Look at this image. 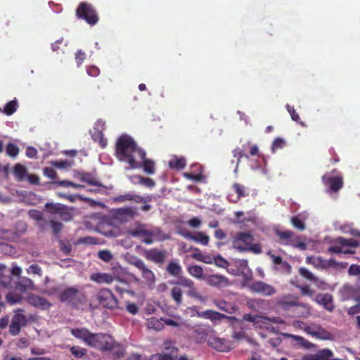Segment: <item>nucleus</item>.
<instances>
[{"mask_svg": "<svg viewBox=\"0 0 360 360\" xmlns=\"http://www.w3.org/2000/svg\"><path fill=\"white\" fill-rule=\"evenodd\" d=\"M146 152L140 148L135 141L127 134L121 135L115 144V155L117 159L127 162L131 168H139L141 165L136 161V158L143 159Z\"/></svg>", "mask_w": 360, "mask_h": 360, "instance_id": "nucleus-1", "label": "nucleus"}, {"mask_svg": "<svg viewBox=\"0 0 360 360\" xmlns=\"http://www.w3.org/2000/svg\"><path fill=\"white\" fill-rule=\"evenodd\" d=\"M89 347L101 352H112L114 359H120L124 356V346L116 342L114 338L108 333H94Z\"/></svg>", "mask_w": 360, "mask_h": 360, "instance_id": "nucleus-2", "label": "nucleus"}, {"mask_svg": "<svg viewBox=\"0 0 360 360\" xmlns=\"http://www.w3.org/2000/svg\"><path fill=\"white\" fill-rule=\"evenodd\" d=\"M175 284L176 285L172 288L170 295L176 306L179 307L183 303V291L180 286L188 288L186 293L189 297L195 298L201 302L206 301V297L198 292L195 283L192 280L182 277L175 282Z\"/></svg>", "mask_w": 360, "mask_h": 360, "instance_id": "nucleus-3", "label": "nucleus"}, {"mask_svg": "<svg viewBox=\"0 0 360 360\" xmlns=\"http://www.w3.org/2000/svg\"><path fill=\"white\" fill-rule=\"evenodd\" d=\"M59 300L75 309H79L87 302L84 294L75 287H68L61 291Z\"/></svg>", "mask_w": 360, "mask_h": 360, "instance_id": "nucleus-4", "label": "nucleus"}, {"mask_svg": "<svg viewBox=\"0 0 360 360\" xmlns=\"http://www.w3.org/2000/svg\"><path fill=\"white\" fill-rule=\"evenodd\" d=\"M359 246V242L354 238H336L328 248V252L335 254L353 255L355 248Z\"/></svg>", "mask_w": 360, "mask_h": 360, "instance_id": "nucleus-5", "label": "nucleus"}, {"mask_svg": "<svg viewBox=\"0 0 360 360\" xmlns=\"http://www.w3.org/2000/svg\"><path fill=\"white\" fill-rule=\"evenodd\" d=\"M45 211L52 216H58L59 218L65 221L72 219L74 213L73 209L58 202H46L44 205Z\"/></svg>", "mask_w": 360, "mask_h": 360, "instance_id": "nucleus-6", "label": "nucleus"}, {"mask_svg": "<svg viewBox=\"0 0 360 360\" xmlns=\"http://www.w3.org/2000/svg\"><path fill=\"white\" fill-rule=\"evenodd\" d=\"M76 16L85 20L89 25L93 26L95 25L98 20V15L94 6L86 2H81L77 10Z\"/></svg>", "mask_w": 360, "mask_h": 360, "instance_id": "nucleus-7", "label": "nucleus"}, {"mask_svg": "<svg viewBox=\"0 0 360 360\" xmlns=\"http://www.w3.org/2000/svg\"><path fill=\"white\" fill-rule=\"evenodd\" d=\"M338 173L334 169L330 173H326L322 176V182L328 187V192L337 193L343 187V177L340 174L333 175Z\"/></svg>", "mask_w": 360, "mask_h": 360, "instance_id": "nucleus-8", "label": "nucleus"}, {"mask_svg": "<svg viewBox=\"0 0 360 360\" xmlns=\"http://www.w3.org/2000/svg\"><path fill=\"white\" fill-rule=\"evenodd\" d=\"M22 312L23 310L17 309L11 320L8 332L12 336L18 335L20 333L21 328L26 326L27 323V319Z\"/></svg>", "mask_w": 360, "mask_h": 360, "instance_id": "nucleus-9", "label": "nucleus"}, {"mask_svg": "<svg viewBox=\"0 0 360 360\" xmlns=\"http://www.w3.org/2000/svg\"><path fill=\"white\" fill-rule=\"evenodd\" d=\"M96 299L99 304L108 309H115L118 306V301L113 293L108 289L103 288L98 291Z\"/></svg>", "mask_w": 360, "mask_h": 360, "instance_id": "nucleus-10", "label": "nucleus"}, {"mask_svg": "<svg viewBox=\"0 0 360 360\" xmlns=\"http://www.w3.org/2000/svg\"><path fill=\"white\" fill-rule=\"evenodd\" d=\"M254 238L252 235L249 232L237 233L233 241V245L236 249L240 252L246 251L248 246L253 243Z\"/></svg>", "mask_w": 360, "mask_h": 360, "instance_id": "nucleus-11", "label": "nucleus"}, {"mask_svg": "<svg viewBox=\"0 0 360 360\" xmlns=\"http://www.w3.org/2000/svg\"><path fill=\"white\" fill-rule=\"evenodd\" d=\"M299 302V297L294 294H286L280 297L277 302L276 305L278 308L283 311H293L295 306Z\"/></svg>", "mask_w": 360, "mask_h": 360, "instance_id": "nucleus-12", "label": "nucleus"}, {"mask_svg": "<svg viewBox=\"0 0 360 360\" xmlns=\"http://www.w3.org/2000/svg\"><path fill=\"white\" fill-rule=\"evenodd\" d=\"M275 234L278 237L277 242L283 245L297 246L299 237L292 231L276 230Z\"/></svg>", "mask_w": 360, "mask_h": 360, "instance_id": "nucleus-13", "label": "nucleus"}, {"mask_svg": "<svg viewBox=\"0 0 360 360\" xmlns=\"http://www.w3.org/2000/svg\"><path fill=\"white\" fill-rule=\"evenodd\" d=\"M131 264L137 268L141 272L143 279H145L149 283H154L155 281V276L152 270H150L146 265L145 262L139 259L134 258Z\"/></svg>", "mask_w": 360, "mask_h": 360, "instance_id": "nucleus-14", "label": "nucleus"}, {"mask_svg": "<svg viewBox=\"0 0 360 360\" xmlns=\"http://www.w3.org/2000/svg\"><path fill=\"white\" fill-rule=\"evenodd\" d=\"M249 289L252 292L264 296H271L276 293V289L272 285L262 281L253 282L249 285Z\"/></svg>", "mask_w": 360, "mask_h": 360, "instance_id": "nucleus-15", "label": "nucleus"}, {"mask_svg": "<svg viewBox=\"0 0 360 360\" xmlns=\"http://www.w3.org/2000/svg\"><path fill=\"white\" fill-rule=\"evenodd\" d=\"M113 217L121 221H128L138 214L136 208L125 207L115 209L112 212Z\"/></svg>", "mask_w": 360, "mask_h": 360, "instance_id": "nucleus-16", "label": "nucleus"}, {"mask_svg": "<svg viewBox=\"0 0 360 360\" xmlns=\"http://www.w3.org/2000/svg\"><path fill=\"white\" fill-rule=\"evenodd\" d=\"M144 257L148 261L155 264H162L165 261L167 253L166 250H160L157 248H152L144 251Z\"/></svg>", "mask_w": 360, "mask_h": 360, "instance_id": "nucleus-17", "label": "nucleus"}, {"mask_svg": "<svg viewBox=\"0 0 360 360\" xmlns=\"http://www.w3.org/2000/svg\"><path fill=\"white\" fill-rule=\"evenodd\" d=\"M314 302L319 305H322L329 312H333L335 309L333 297L330 293H319L316 296Z\"/></svg>", "mask_w": 360, "mask_h": 360, "instance_id": "nucleus-18", "label": "nucleus"}, {"mask_svg": "<svg viewBox=\"0 0 360 360\" xmlns=\"http://www.w3.org/2000/svg\"><path fill=\"white\" fill-rule=\"evenodd\" d=\"M179 233L185 238L195 241L203 245H208L210 241V237L203 232H198L195 235H193L191 232L185 231H180Z\"/></svg>", "mask_w": 360, "mask_h": 360, "instance_id": "nucleus-19", "label": "nucleus"}, {"mask_svg": "<svg viewBox=\"0 0 360 360\" xmlns=\"http://www.w3.org/2000/svg\"><path fill=\"white\" fill-rule=\"evenodd\" d=\"M71 334L76 338L82 340L86 345L89 346L94 333L86 328H75L71 329Z\"/></svg>", "mask_w": 360, "mask_h": 360, "instance_id": "nucleus-20", "label": "nucleus"}, {"mask_svg": "<svg viewBox=\"0 0 360 360\" xmlns=\"http://www.w3.org/2000/svg\"><path fill=\"white\" fill-rule=\"evenodd\" d=\"M208 345L219 352H226L229 349L228 341L224 338L210 336L207 339Z\"/></svg>", "mask_w": 360, "mask_h": 360, "instance_id": "nucleus-21", "label": "nucleus"}, {"mask_svg": "<svg viewBox=\"0 0 360 360\" xmlns=\"http://www.w3.org/2000/svg\"><path fill=\"white\" fill-rule=\"evenodd\" d=\"M197 316L199 318L205 319H209L212 322L220 321L224 319H229V317L224 314H221L218 311L208 309L203 311L197 312Z\"/></svg>", "mask_w": 360, "mask_h": 360, "instance_id": "nucleus-22", "label": "nucleus"}, {"mask_svg": "<svg viewBox=\"0 0 360 360\" xmlns=\"http://www.w3.org/2000/svg\"><path fill=\"white\" fill-rule=\"evenodd\" d=\"M311 306L307 303L298 302L292 313L293 316L299 318H308L311 314Z\"/></svg>", "mask_w": 360, "mask_h": 360, "instance_id": "nucleus-23", "label": "nucleus"}, {"mask_svg": "<svg viewBox=\"0 0 360 360\" xmlns=\"http://www.w3.org/2000/svg\"><path fill=\"white\" fill-rule=\"evenodd\" d=\"M332 357L333 352L329 349H323L316 354L304 356L303 360H331Z\"/></svg>", "mask_w": 360, "mask_h": 360, "instance_id": "nucleus-24", "label": "nucleus"}, {"mask_svg": "<svg viewBox=\"0 0 360 360\" xmlns=\"http://www.w3.org/2000/svg\"><path fill=\"white\" fill-rule=\"evenodd\" d=\"M27 301L31 305L41 309H47L51 306L50 302L46 298L36 295L28 296Z\"/></svg>", "mask_w": 360, "mask_h": 360, "instance_id": "nucleus-25", "label": "nucleus"}, {"mask_svg": "<svg viewBox=\"0 0 360 360\" xmlns=\"http://www.w3.org/2000/svg\"><path fill=\"white\" fill-rule=\"evenodd\" d=\"M191 338L196 343H201L207 340V329L203 327H197L194 328L191 333Z\"/></svg>", "mask_w": 360, "mask_h": 360, "instance_id": "nucleus-26", "label": "nucleus"}, {"mask_svg": "<svg viewBox=\"0 0 360 360\" xmlns=\"http://www.w3.org/2000/svg\"><path fill=\"white\" fill-rule=\"evenodd\" d=\"M207 283L211 286L228 285L229 284V279L221 275H210L207 278Z\"/></svg>", "mask_w": 360, "mask_h": 360, "instance_id": "nucleus-27", "label": "nucleus"}, {"mask_svg": "<svg viewBox=\"0 0 360 360\" xmlns=\"http://www.w3.org/2000/svg\"><path fill=\"white\" fill-rule=\"evenodd\" d=\"M214 304L218 309L229 314H233L237 309L235 305L223 300H215Z\"/></svg>", "mask_w": 360, "mask_h": 360, "instance_id": "nucleus-28", "label": "nucleus"}, {"mask_svg": "<svg viewBox=\"0 0 360 360\" xmlns=\"http://www.w3.org/2000/svg\"><path fill=\"white\" fill-rule=\"evenodd\" d=\"M267 255L270 257L272 260V262L275 265H280L281 269H283L286 272H289L290 271L291 266L289 263L286 261L283 260L282 257L279 255H275L272 253L271 251H269Z\"/></svg>", "mask_w": 360, "mask_h": 360, "instance_id": "nucleus-29", "label": "nucleus"}, {"mask_svg": "<svg viewBox=\"0 0 360 360\" xmlns=\"http://www.w3.org/2000/svg\"><path fill=\"white\" fill-rule=\"evenodd\" d=\"M34 286L33 281L27 277H21L17 282L15 288L21 292H24L27 290L32 289Z\"/></svg>", "mask_w": 360, "mask_h": 360, "instance_id": "nucleus-30", "label": "nucleus"}, {"mask_svg": "<svg viewBox=\"0 0 360 360\" xmlns=\"http://www.w3.org/2000/svg\"><path fill=\"white\" fill-rule=\"evenodd\" d=\"M91 279L98 283H111L114 281V277L109 274L97 273L92 274Z\"/></svg>", "mask_w": 360, "mask_h": 360, "instance_id": "nucleus-31", "label": "nucleus"}, {"mask_svg": "<svg viewBox=\"0 0 360 360\" xmlns=\"http://www.w3.org/2000/svg\"><path fill=\"white\" fill-rule=\"evenodd\" d=\"M245 145H242V148L238 147L232 151L233 157L237 158V162H236V166L235 168V172H237V170L238 169L239 164L240 163L241 159L243 158H245L247 159L250 158V155L248 154H247L246 153H245Z\"/></svg>", "mask_w": 360, "mask_h": 360, "instance_id": "nucleus-32", "label": "nucleus"}, {"mask_svg": "<svg viewBox=\"0 0 360 360\" xmlns=\"http://www.w3.org/2000/svg\"><path fill=\"white\" fill-rule=\"evenodd\" d=\"M167 271L172 276L178 277L182 273V268L177 262H170L167 266Z\"/></svg>", "mask_w": 360, "mask_h": 360, "instance_id": "nucleus-33", "label": "nucleus"}, {"mask_svg": "<svg viewBox=\"0 0 360 360\" xmlns=\"http://www.w3.org/2000/svg\"><path fill=\"white\" fill-rule=\"evenodd\" d=\"M232 189L237 194L236 200L233 201L235 202H236L241 198L246 197L249 195L246 188L243 185L238 183L233 184L232 186Z\"/></svg>", "mask_w": 360, "mask_h": 360, "instance_id": "nucleus-34", "label": "nucleus"}, {"mask_svg": "<svg viewBox=\"0 0 360 360\" xmlns=\"http://www.w3.org/2000/svg\"><path fill=\"white\" fill-rule=\"evenodd\" d=\"M169 166L171 169H181L186 166V160L184 158L174 157L169 160Z\"/></svg>", "mask_w": 360, "mask_h": 360, "instance_id": "nucleus-35", "label": "nucleus"}, {"mask_svg": "<svg viewBox=\"0 0 360 360\" xmlns=\"http://www.w3.org/2000/svg\"><path fill=\"white\" fill-rule=\"evenodd\" d=\"M13 172H14V174H15L17 180L19 181H22L25 179V177L27 176L26 168L20 163L16 164L14 166Z\"/></svg>", "mask_w": 360, "mask_h": 360, "instance_id": "nucleus-36", "label": "nucleus"}, {"mask_svg": "<svg viewBox=\"0 0 360 360\" xmlns=\"http://www.w3.org/2000/svg\"><path fill=\"white\" fill-rule=\"evenodd\" d=\"M142 160V166L144 172L148 174H153L155 173V162L150 159H147L146 157Z\"/></svg>", "mask_w": 360, "mask_h": 360, "instance_id": "nucleus-37", "label": "nucleus"}, {"mask_svg": "<svg viewBox=\"0 0 360 360\" xmlns=\"http://www.w3.org/2000/svg\"><path fill=\"white\" fill-rule=\"evenodd\" d=\"M28 216L30 219L36 221L39 226H41V222H45L43 213L39 210H30L28 212Z\"/></svg>", "mask_w": 360, "mask_h": 360, "instance_id": "nucleus-38", "label": "nucleus"}, {"mask_svg": "<svg viewBox=\"0 0 360 360\" xmlns=\"http://www.w3.org/2000/svg\"><path fill=\"white\" fill-rule=\"evenodd\" d=\"M18 108V103L15 100L11 101L8 102L3 110V112L6 115H13Z\"/></svg>", "mask_w": 360, "mask_h": 360, "instance_id": "nucleus-39", "label": "nucleus"}, {"mask_svg": "<svg viewBox=\"0 0 360 360\" xmlns=\"http://www.w3.org/2000/svg\"><path fill=\"white\" fill-rule=\"evenodd\" d=\"M188 273L193 277L201 278L203 275V269L198 265L191 266L188 269Z\"/></svg>", "mask_w": 360, "mask_h": 360, "instance_id": "nucleus-40", "label": "nucleus"}, {"mask_svg": "<svg viewBox=\"0 0 360 360\" xmlns=\"http://www.w3.org/2000/svg\"><path fill=\"white\" fill-rule=\"evenodd\" d=\"M70 353L76 358H82L86 356L87 351L85 348L79 346H72L70 348Z\"/></svg>", "mask_w": 360, "mask_h": 360, "instance_id": "nucleus-41", "label": "nucleus"}, {"mask_svg": "<svg viewBox=\"0 0 360 360\" xmlns=\"http://www.w3.org/2000/svg\"><path fill=\"white\" fill-rule=\"evenodd\" d=\"M148 326L155 330H160L163 328V323L156 317H152L148 321Z\"/></svg>", "mask_w": 360, "mask_h": 360, "instance_id": "nucleus-42", "label": "nucleus"}, {"mask_svg": "<svg viewBox=\"0 0 360 360\" xmlns=\"http://www.w3.org/2000/svg\"><path fill=\"white\" fill-rule=\"evenodd\" d=\"M6 152L9 157L15 158L18 155L20 149L15 144L9 143L6 146Z\"/></svg>", "mask_w": 360, "mask_h": 360, "instance_id": "nucleus-43", "label": "nucleus"}, {"mask_svg": "<svg viewBox=\"0 0 360 360\" xmlns=\"http://www.w3.org/2000/svg\"><path fill=\"white\" fill-rule=\"evenodd\" d=\"M93 139L95 141H98L101 148H104L108 143V141L105 139L103 133L101 131L95 132L93 135Z\"/></svg>", "mask_w": 360, "mask_h": 360, "instance_id": "nucleus-44", "label": "nucleus"}, {"mask_svg": "<svg viewBox=\"0 0 360 360\" xmlns=\"http://www.w3.org/2000/svg\"><path fill=\"white\" fill-rule=\"evenodd\" d=\"M6 297L8 302L10 303L11 304L20 303L22 300V296L20 295L15 293L13 292H8Z\"/></svg>", "mask_w": 360, "mask_h": 360, "instance_id": "nucleus-45", "label": "nucleus"}, {"mask_svg": "<svg viewBox=\"0 0 360 360\" xmlns=\"http://www.w3.org/2000/svg\"><path fill=\"white\" fill-rule=\"evenodd\" d=\"M81 180L91 186H101V184L98 183L97 181H96L94 177L89 173L82 174L81 176Z\"/></svg>", "mask_w": 360, "mask_h": 360, "instance_id": "nucleus-46", "label": "nucleus"}, {"mask_svg": "<svg viewBox=\"0 0 360 360\" xmlns=\"http://www.w3.org/2000/svg\"><path fill=\"white\" fill-rule=\"evenodd\" d=\"M136 178L138 179L139 184L144 185L146 187L153 188L155 185V181L150 178L143 177L140 175L136 176Z\"/></svg>", "mask_w": 360, "mask_h": 360, "instance_id": "nucleus-47", "label": "nucleus"}, {"mask_svg": "<svg viewBox=\"0 0 360 360\" xmlns=\"http://www.w3.org/2000/svg\"><path fill=\"white\" fill-rule=\"evenodd\" d=\"M290 222L292 223L295 228L297 229L300 231H303L305 229V224L300 218L299 216L292 217L290 219Z\"/></svg>", "mask_w": 360, "mask_h": 360, "instance_id": "nucleus-48", "label": "nucleus"}, {"mask_svg": "<svg viewBox=\"0 0 360 360\" xmlns=\"http://www.w3.org/2000/svg\"><path fill=\"white\" fill-rule=\"evenodd\" d=\"M243 145H245V151L248 148L250 149V151H249V153H250L249 155L250 156H255V155H259L258 146L257 145H255V144H252L250 141H246Z\"/></svg>", "mask_w": 360, "mask_h": 360, "instance_id": "nucleus-49", "label": "nucleus"}, {"mask_svg": "<svg viewBox=\"0 0 360 360\" xmlns=\"http://www.w3.org/2000/svg\"><path fill=\"white\" fill-rule=\"evenodd\" d=\"M285 146V141L281 138H276L272 143L271 151L273 153L276 152L279 149H282Z\"/></svg>", "mask_w": 360, "mask_h": 360, "instance_id": "nucleus-50", "label": "nucleus"}, {"mask_svg": "<svg viewBox=\"0 0 360 360\" xmlns=\"http://www.w3.org/2000/svg\"><path fill=\"white\" fill-rule=\"evenodd\" d=\"M130 234L134 237H145L152 236V233L150 231L141 228L131 231Z\"/></svg>", "mask_w": 360, "mask_h": 360, "instance_id": "nucleus-51", "label": "nucleus"}, {"mask_svg": "<svg viewBox=\"0 0 360 360\" xmlns=\"http://www.w3.org/2000/svg\"><path fill=\"white\" fill-rule=\"evenodd\" d=\"M298 271L301 276L310 281H313L316 277L309 270L305 267H300Z\"/></svg>", "mask_w": 360, "mask_h": 360, "instance_id": "nucleus-52", "label": "nucleus"}, {"mask_svg": "<svg viewBox=\"0 0 360 360\" xmlns=\"http://www.w3.org/2000/svg\"><path fill=\"white\" fill-rule=\"evenodd\" d=\"M297 288L300 290L302 295L308 296L312 297L314 295V290L307 285H298Z\"/></svg>", "mask_w": 360, "mask_h": 360, "instance_id": "nucleus-53", "label": "nucleus"}, {"mask_svg": "<svg viewBox=\"0 0 360 360\" xmlns=\"http://www.w3.org/2000/svg\"><path fill=\"white\" fill-rule=\"evenodd\" d=\"M49 224L52 229L53 233L55 235H57L59 233H60L63 227V225L60 222L53 219L49 221Z\"/></svg>", "mask_w": 360, "mask_h": 360, "instance_id": "nucleus-54", "label": "nucleus"}, {"mask_svg": "<svg viewBox=\"0 0 360 360\" xmlns=\"http://www.w3.org/2000/svg\"><path fill=\"white\" fill-rule=\"evenodd\" d=\"M59 244L60 248L63 253H65L66 255L70 254L72 251V245L70 243V242L60 240L59 241Z\"/></svg>", "mask_w": 360, "mask_h": 360, "instance_id": "nucleus-55", "label": "nucleus"}, {"mask_svg": "<svg viewBox=\"0 0 360 360\" xmlns=\"http://www.w3.org/2000/svg\"><path fill=\"white\" fill-rule=\"evenodd\" d=\"M98 257L99 259L105 262H109L112 259V255L111 252L105 250L99 251L98 253Z\"/></svg>", "mask_w": 360, "mask_h": 360, "instance_id": "nucleus-56", "label": "nucleus"}, {"mask_svg": "<svg viewBox=\"0 0 360 360\" xmlns=\"http://www.w3.org/2000/svg\"><path fill=\"white\" fill-rule=\"evenodd\" d=\"M321 262H326V260L321 257H308L307 258V263L312 264L316 267L321 266Z\"/></svg>", "mask_w": 360, "mask_h": 360, "instance_id": "nucleus-57", "label": "nucleus"}, {"mask_svg": "<svg viewBox=\"0 0 360 360\" xmlns=\"http://www.w3.org/2000/svg\"><path fill=\"white\" fill-rule=\"evenodd\" d=\"M27 272L29 274H37L40 276L42 275L41 268L37 264L30 265L29 268L27 269Z\"/></svg>", "mask_w": 360, "mask_h": 360, "instance_id": "nucleus-58", "label": "nucleus"}, {"mask_svg": "<svg viewBox=\"0 0 360 360\" xmlns=\"http://www.w3.org/2000/svg\"><path fill=\"white\" fill-rule=\"evenodd\" d=\"M286 108H287L288 112L290 113L292 120L297 122H299L300 120V115H298V113L295 111L294 106L287 104Z\"/></svg>", "mask_w": 360, "mask_h": 360, "instance_id": "nucleus-59", "label": "nucleus"}, {"mask_svg": "<svg viewBox=\"0 0 360 360\" xmlns=\"http://www.w3.org/2000/svg\"><path fill=\"white\" fill-rule=\"evenodd\" d=\"M43 173L44 176H47L50 179H55L56 178V172L52 167H44L43 169Z\"/></svg>", "mask_w": 360, "mask_h": 360, "instance_id": "nucleus-60", "label": "nucleus"}, {"mask_svg": "<svg viewBox=\"0 0 360 360\" xmlns=\"http://www.w3.org/2000/svg\"><path fill=\"white\" fill-rule=\"evenodd\" d=\"M184 176L188 179H190V180H193L194 181H200L202 179V174L201 173L200 174H192V173H189V172H186L184 174Z\"/></svg>", "mask_w": 360, "mask_h": 360, "instance_id": "nucleus-61", "label": "nucleus"}, {"mask_svg": "<svg viewBox=\"0 0 360 360\" xmlns=\"http://www.w3.org/2000/svg\"><path fill=\"white\" fill-rule=\"evenodd\" d=\"M312 282L320 290H323L327 289L328 287V283L326 281H323L321 279H319L317 277H315V278L313 280Z\"/></svg>", "mask_w": 360, "mask_h": 360, "instance_id": "nucleus-62", "label": "nucleus"}, {"mask_svg": "<svg viewBox=\"0 0 360 360\" xmlns=\"http://www.w3.org/2000/svg\"><path fill=\"white\" fill-rule=\"evenodd\" d=\"M246 251L252 252L255 254H260L262 253V248L259 243H251L250 246H248Z\"/></svg>", "mask_w": 360, "mask_h": 360, "instance_id": "nucleus-63", "label": "nucleus"}, {"mask_svg": "<svg viewBox=\"0 0 360 360\" xmlns=\"http://www.w3.org/2000/svg\"><path fill=\"white\" fill-rule=\"evenodd\" d=\"M86 72L91 77H97L100 74V70L95 65H91L86 68Z\"/></svg>", "mask_w": 360, "mask_h": 360, "instance_id": "nucleus-64", "label": "nucleus"}]
</instances>
